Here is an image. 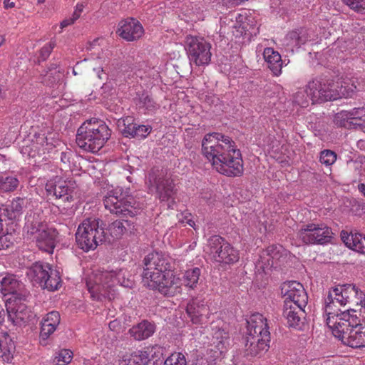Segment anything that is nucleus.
<instances>
[{
    "mask_svg": "<svg viewBox=\"0 0 365 365\" xmlns=\"http://www.w3.org/2000/svg\"><path fill=\"white\" fill-rule=\"evenodd\" d=\"M202 152L217 173L227 177L242 175L244 168L240 150L229 136L220 133L205 135Z\"/></svg>",
    "mask_w": 365,
    "mask_h": 365,
    "instance_id": "f257e3e1",
    "label": "nucleus"
},
{
    "mask_svg": "<svg viewBox=\"0 0 365 365\" xmlns=\"http://www.w3.org/2000/svg\"><path fill=\"white\" fill-rule=\"evenodd\" d=\"M171 259L158 252L148 254L143 260V283L165 296L181 292L182 280L171 272Z\"/></svg>",
    "mask_w": 365,
    "mask_h": 365,
    "instance_id": "f03ea898",
    "label": "nucleus"
},
{
    "mask_svg": "<svg viewBox=\"0 0 365 365\" xmlns=\"http://www.w3.org/2000/svg\"><path fill=\"white\" fill-rule=\"evenodd\" d=\"M130 287L133 280L128 277L126 270L119 269H97L93 271L86 279V286L91 297L96 300L114 298L115 285Z\"/></svg>",
    "mask_w": 365,
    "mask_h": 365,
    "instance_id": "7ed1b4c3",
    "label": "nucleus"
},
{
    "mask_svg": "<svg viewBox=\"0 0 365 365\" xmlns=\"http://www.w3.org/2000/svg\"><path fill=\"white\" fill-rule=\"evenodd\" d=\"M365 294L355 285L351 284H339L329 291L325 299V313L327 324L333 327L341 317L339 307H344L349 303L363 304Z\"/></svg>",
    "mask_w": 365,
    "mask_h": 365,
    "instance_id": "20e7f679",
    "label": "nucleus"
},
{
    "mask_svg": "<svg viewBox=\"0 0 365 365\" xmlns=\"http://www.w3.org/2000/svg\"><path fill=\"white\" fill-rule=\"evenodd\" d=\"M25 236L35 241L36 246L42 251L53 253L58 242V231L44 223L41 208L30 210L25 217Z\"/></svg>",
    "mask_w": 365,
    "mask_h": 365,
    "instance_id": "39448f33",
    "label": "nucleus"
},
{
    "mask_svg": "<svg viewBox=\"0 0 365 365\" xmlns=\"http://www.w3.org/2000/svg\"><path fill=\"white\" fill-rule=\"evenodd\" d=\"M341 317L334 326L329 327L334 336L344 345L365 347V324L356 316V311H344Z\"/></svg>",
    "mask_w": 365,
    "mask_h": 365,
    "instance_id": "423d86ee",
    "label": "nucleus"
},
{
    "mask_svg": "<svg viewBox=\"0 0 365 365\" xmlns=\"http://www.w3.org/2000/svg\"><path fill=\"white\" fill-rule=\"evenodd\" d=\"M110 137V130L103 121L91 119L78 129L76 143L85 151L98 152Z\"/></svg>",
    "mask_w": 365,
    "mask_h": 365,
    "instance_id": "0eeeda50",
    "label": "nucleus"
},
{
    "mask_svg": "<svg viewBox=\"0 0 365 365\" xmlns=\"http://www.w3.org/2000/svg\"><path fill=\"white\" fill-rule=\"evenodd\" d=\"M246 351L247 355L257 356L269 348V331L267 319L259 313L252 314L247 320Z\"/></svg>",
    "mask_w": 365,
    "mask_h": 365,
    "instance_id": "6e6552de",
    "label": "nucleus"
},
{
    "mask_svg": "<svg viewBox=\"0 0 365 365\" xmlns=\"http://www.w3.org/2000/svg\"><path fill=\"white\" fill-rule=\"evenodd\" d=\"M106 240L105 232L99 226V220L88 218L79 225L76 233V240L79 248L85 252L95 250Z\"/></svg>",
    "mask_w": 365,
    "mask_h": 365,
    "instance_id": "1a4fd4ad",
    "label": "nucleus"
},
{
    "mask_svg": "<svg viewBox=\"0 0 365 365\" xmlns=\"http://www.w3.org/2000/svg\"><path fill=\"white\" fill-rule=\"evenodd\" d=\"M26 274L34 284L50 291L58 289L61 284L59 269L48 263L37 262L33 264Z\"/></svg>",
    "mask_w": 365,
    "mask_h": 365,
    "instance_id": "9d476101",
    "label": "nucleus"
},
{
    "mask_svg": "<svg viewBox=\"0 0 365 365\" xmlns=\"http://www.w3.org/2000/svg\"><path fill=\"white\" fill-rule=\"evenodd\" d=\"M335 98V94L325 89L324 78H319L309 82L305 89L298 91L294 96V101L299 106L305 108L310 101L313 103H320Z\"/></svg>",
    "mask_w": 365,
    "mask_h": 365,
    "instance_id": "9b49d317",
    "label": "nucleus"
},
{
    "mask_svg": "<svg viewBox=\"0 0 365 365\" xmlns=\"http://www.w3.org/2000/svg\"><path fill=\"white\" fill-rule=\"evenodd\" d=\"M130 200L120 187L111 185L108 187L103 203L105 207L112 213L133 217L137 214V210L131 205Z\"/></svg>",
    "mask_w": 365,
    "mask_h": 365,
    "instance_id": "f8f14e48",
    "label": "nucleus"
},
{
    "mask_svg": "<svg viewBox=\"0 0 365 365\" xmlns=\"http://www.w3.org/2000/svg\"><path fill=\"white\" fill-rule=\"evenodd\" d=\"M208 246L212 259L220 265H232L240 259V252L218 235L209 239Z\"/></svg>",
    "mask_w": 365,
    "mask_h": 365,
    "instance_id": "ddd939ff",
    "label": "nucleus"
},
{
    "mask_svg": "<svg viewBox=\"0 0 365 365\" xmlns=\"http://www.w3.org/2000/svg\"><path fill=\"white\" fill-rule=\"evenodd\" d=\"M331 229L323 223L303 225L297 232V239L304 245H324L332 238Z\"/></svg>",
    "mask_w": 365,
    "mask_h": 365,
    "instance_id": "4468645a",
    "label": "nucleus"
},
{
    "mask_svg": "<svg viewBox=\"0 0 365 365\" xmlns=\"http://www.w3.org/2000/svg\"><path fill=\"white\" fill-rule=\"evenodd\" d=\"M150 190L155 189L160 200L167 202L169 208L175 202V190L173 180L166 177L163 170H152L148 176L147 182Z\"/></svg>",
    "mask_w": 365,
    "mask_h": 365,
    "instance_id": "2eb2a0df",
    "label": "nucleus"
},
{
    "mask_svg": "<svg viewBox=\"0 0 365 365\" xmlns=\"http://www.w3.org/2000/svg\"><path fill=\"white\" fill-rule=\"evenodd\" d=\"M185 48L191 65L200 66L209 64L212 56L211 46L204 38L187 36L185 41Z\"/></svg>",
    "mask_w": 365,
    "mask_h": 365,
    "instance_id": "dca6fc26",
    "label": "nucleus"
},
{
    "mask_svg": "<svg viewBox=\"0 0 365 365\" xmlns=\"http://www.w3.org/2000/svg\"><path fill=\"white\" fill-rule=\"evenodd\" d=\"M54 133H50L47 136L44 134L34 135L31 140L30 144L26 143L22 146L21 153L27 155L30 158L41 155L46 153H50L54 148L60 145V141L55 137Z\"/></svg>",
    "mask_w": 365,
    "mask_h": 365,
    "instance_id": "f3484780",
    "label": "nucleus"
},
{
    "mask_svg": "<svg viewBox=\"0 0 365 365\" xmlns=\"http://www.w3.org/2000/svg\"><path fill=\"white\" fill-rule=\"evenodd\" d=\"M284 297V304L297 305L299 309H304L308 301V297L303 285L296 281L284 282L281 288Z\"/></svg>",
    "mask_w": 365,
    "mask_h": 365,
    "instance_id": "a211bd4d",
    "label": "nucleus"
},
{
    "mask_svg": "<svg viewBox=\"0 0 365 365\" xmlns=\"http://www.w3.org/2000/svg\"><path fill=\"white\" fill-rule=\"evenodd\" d=\"M73 189L74 185L71 181L64 180L58 176L47 181L45 185L48 195L53 196L56 199H62L64 202L73 201Z\"/></svg>",
    "mask_w": 365,
    "mask_h": 365,
    "instance_id": "6ab92c4d",
    "label": "nucleus"
},
{
    "mask_svg": "<svg viewBox=\"0 0 365 365\" xmlns=\"http://www.w3.org/2000/svg\"><path fill=\"white\" fill-rule=\"evenodd\" d=\"M21 301L15 299L8 302L7 304L8 319L14 326L21 327L31 320L34 317L30 309Z\"/></svg>",
    "mask_w": 365,
    "mask_h": 365,
    "instance_id": "aec40b11",
    "label": "nucleus"
},
{
    "mask_svg": "<svg viewBox=\"0 0 365 365\" xmlns=\"http://www.w3.org/2000/svg\"><path fill=\"white\" fill-rule=\"evenodd\" d=\"M119 130L125 137L145 138L152 130L150 125H138L131 117L119 118L117 121Z\"/></svg>",
    "mask_w": 365,
    "mask_h": 365,
    "instance_id": "412c9836",
    "label": "nucleus"
},
{
    "mask_svg": "<svg viewBox=\"0 0 365 365\" xmlns=\"http://www.w3.org/2000/svg\"><path fill=\"white\" fill-rule=\"evenodd\" d=\"M1 291L4 296H11L8 298V302L24 300L26 297L24 284L12 274H7L1 279Z\"/></svg>",
    "mask_w": 365,
    "mask_h": 365,
    "instance_id": "4be33fe9",
    "label": "nucleus"
},
{
    "mask_svg": "<svg viewBox=\"0 0 365 365\" xmlns=\"http://www.w3.org/2000/svg\"><path fill=\"white\" fill-rule=\"evenodd\" d=\"M116 34L127 41H133L143 36L144 29L138 20L127 19L118 23Z\"/></svg>",
    "mask_w": 365,
    "mask_h": 365,
    "instance_id": "5701e85b",
    "label": "nucleus"
},
{
    "mask_svg": "<svg viewBox=\"0 0 365 365\" xmlns=\"http://www.w3.org/2000/svg\"><path fill=\"white\" fill-rule=\"evenodd\" d=\"M287 250L280 245H270L260 255L257 262V267L266 272L274 266V260H280L281 258L287 257Z\"/></svg>",
    "mask_w": 365,
    "mask_h": 365,
    "instance_id": "b1692460",
    "label": "nucleus"
},
{
    "mask_svg": "<svg viewBox=\"0 0 365 365\" xmlns=\"http://www.w3.org/2000/svg\"><path fill=\"white\" fill-rule=\"evenodd\" d=\"M324 86L326 90L331 91L333 94L336 95L335 98L329 99V101H334L342 97H351L356 90V86L354 83H349L346 81L336 82V83H334L324 78Z\"/></svg>",
    "mask_w": 365,
    "mask_h": 365,
    "instance_id": "393cba45",
    "label": "nucleus"
},
{
    "mask_svg": "<svg viewBox=\"0 0 365 365\" xmlns=\"http://www.w3.org/2000/svg\"><path fill=\"white\" fill-rule=\"evenodd\" d=\"M111 53L108 51H102L101 53L93 60L91 61V66L99 79L107 78L108 72L111 71Z\"/></svg>",
    "mask_w": 365,
    "mask_h": 365,
    "instance_id": "a878e982",
    "label": "nucleus"
},
{
    "mask_svg": "<svg viewBox=\"0 0 365 365\" xmlns=\"http://www.w3.org/2000/svg\"><path fill=\"white\" fill-rule=\"evenodd\" d=\"M341 238L345 245L351 250L365 254V236L358 232L341 231Z\"/></svg>",
    "mask_w": 365,
    "mask_h": 365,
    "instance_id": "bb28decb",
    "label": "nucleus"
},
{
    "mask_svg": "<svg viewBox=\"0 0 365 365\" xmlns=\"http://www.w3.org/2000/svg\"><path fill=\"white\" fill-rule=\"evenodd\" d=\"M212 345L217 349L213 357L216 358L226 351L230 344V336L227 332L218 327L212 328Z\"/></svg>",
    "mask_w": 365,
    "mask_h": 365,
    "instance_id": "cd10ccee",
    "label": "nucleus"
},
{
    "mask_svg": "<svg viewBox=\"0 0 365 365\" xmlns=\"http://www.w3.org/2000/svg\"><path fill=\"white\" fill-rule=\"evenodd\" d=\"M187 313L193 324H200L208 313V309L203 302L192 300L187 306Z\"/></svg>",
    "mask_w": 365,
    "mask_h": 365,
    "instance_id": "c85d7f7f",
    "label": "nucleus"
},
{
    "mask_svg": "<svg viewBox=\"0 0 365 365\" xmlns=\"http://www.w3.org/2000/svg\"><path fill=\"white\" fill-rule=\"evenodd\" d=\"M263 56L274 75L279 76L282 68V61L279 52L274 51L272 48L268 47L264 48Z\"/></svg>",
    "mask_w": 365,
    "mask_h": 365,
    "instance_id": "c756f323",
    "label": "nucleus"
},
{
    "mask_svg": "<svg viewBox=\"0 0 365 365\" xmlns=\"http://www.w3.org/2000/svg\"><path fill=\"white\" fill-rule=\"evenodd\" d=\"M155 331V325L145 320L130 329L129 333L135 340L140 341L151 336Z\"/></svg>",
    "mask_w": 365,
    "mask_h": 365,
    "instance_id": "7c9ffc66",
    "label": "nucleus"
},
{
    "mask_svg": "<svg viewBox=\"0 0 365 365\" xmlns=\"http://www.w3.org/2000/svg\"><path fill=\"white\" fill-rule=\"evenodd\" d=\"M135 230L133 222L127 220H116L109 225L108 230L113 238H120Z\"/></svg>",
    "mask_w": 365,
    "mask_h": 365,
    "instance_id": "2f4dec72",
    "label": "nucleus"
},
{
    "mask_svg": "<svg viewBox=\"0 0 365 365\" xmlns=\"http://www.w3.org/2000/svg\"><path fill=\"white\" fill-rule=\"evenodd\" d=\"M308 41L307 33L304 30L292 31L287 34L284 38V45L288 49L294 51L300 47Z\"/></svg>",
    "mask_w": 365,
    "mask_h": 365,
    "instance_id": "473e14b6",
    "label": "nucleus"
},
{
    "mask_svg": "<svg viewBox=\"0 0 365 365\" xmlns=\"http://www.w3.org/2000/svg\"><path fill=\"white\" fill-rule=\"evenodd\" d=\"M15 351L14 342L11 336L5 334L0 337V359L4 362L11 363Z\"/></svg>",
    "mask_w": 365,
    "mask_h": 365,
    "instance_id": "72a5a7b5",
    "label": "nucleus"
},
{
    "mask_svg": "<svg viewBox=\"0 0 365 365\" xmlns=\"http://www.w3.org/2000/svg\"><path fill=\"white\" fill-rule=\"evenodd\" d=\"M33 204L32 200L28 197H17L14 198L8 208V210L11 212L10 217L16 218L20 216L23 213L24 209L29 205H31L32 207H34Z\"/></svg>",
    "mask_w": 365,
    "mask_h": 365,
    "instance_id": "f704fd0d",
    "label": "nucleus"
},
{
    "mask_svg": "<svg viewBox=\"0 0 365 365\" xmlns=\"http://www.w3.org/2000/svg\"><path fill=\"white\" fill-rule=\"evenodd\" d=\"M298 311L302 312L304 309H299L298 306L285 303L284 306V316L287 320L289 327H297L299 324L300 317Z\"/></svg>",
    "mask_w": 365,
    "mask_h": 365,
    "instance_id": "c9c22d12",
    "label": "nucleus"
},
{
    "mask_svg": "<svg viewBox=\"0 0 365 365\" xmlns=\"http://www.w3.org/2000/svg\"><path fill=\"white\" fill-rule=\"evenodd\" d=\"M201 270L198 267L187 269L183 275V283L190 289H195L198 283Z\"/></svg>",
    "mask_w": 365,
    "mask_h": 365,
    "instance_id": "e433bc0d",
    "label": "nucleus"
},
{
    "mask_svg": "<svg viewBox=\"0 0 365 365\" xmlns=\"http://www.w3.org/2000/svg\"><path fill=\"white\" fill-rule=\"evenodd\" d=\"M19 180L13 176L0 177V192H11L16 189Z\"/></svg>",
    "mask_w": 365,
    "mask_h": 365,
    "instance_id": "4c0bfd02",
    "label": "nucleus"
},
{
    "mask_svg": "<svg viewBox=\"0 0 365 365\" xmlns=\"http://www.w3.org/2000/svg\"><path fill=\"white\" fill-rule=\"evenodd\" d=\"M341 118L346 119H358L365 125V107L354 108L350 110H342L340 113Z\"/></svg>",
    "mask_w": 365,
    "mask_h": 365,
    "instance_id": "58836bf2",
    "label": "nucleus"
},
{
    "mask_svg": "<svg viewBox=\"0 0 365 365\" xmlns=\"http://www.w3.org/2000/svg\"><path fill=\"white\" fill-rule=\"evenodd\" d=\"M73 352L69 349H61L56 352L53 362L56 365H67L73 359Z\"/></svg>",
    "mask_w": 365,
    "mask_h": 365,
    "instance_id": "ea45409f",
    "label": "nucleus"
},
{
    "mask_svg": "<svg viewBox=\"0 0 365 365\" xmlns=\"http://www.w3.org/2000/svg\"><path fill=\"white\" fill-rule=\"evenodd\" d=\"M246 19V17L241 14H237L235 16V19L237 21V24H240L239 25L235 24L233 26V29H235V31H233L232 33L234 35L236 36V37L241 36L242 35H246L247 32L248 31L247 29V24L244 22V20Z\"/></svg>",
    "mask_w": 365,
    "mask_h": 365,
    "instance_id": "a19ab883",
    "label": "nucleus"
},
{
    "mask_svg": "<svg viewBox=\"0 0 365 365\" xmlns=\"http://www.w3.org/2000/svg\"><path fill=\"white\" fill-rule=\"evenodd\" d=\"M152 351V348L146 347L141 350H138L133 352V357L136 359L139 365L147 364L150 361V355Z\"/></svg>",
    "mask_w": 365,
    "mask_h": 365,
    "instance_id": "79ce46f5",
    "label": "nucleus"
},
{
    "mask_svg": "<svg viewBox=\"0 0 365 365\" xmlns=\"http://www.w3.org/2000/svg\"><path fill=\"white\" fill-rule=\"evenodd\" d=\"M46 319H43L41 322V328L40 332L41 343L43 344V341L46 340L50 335H51L56 329L57 326L51 324H48Z\"/></svg>",
    "mask_w": 365,
    "mask_h": 365,
    "instance_id": "37998d69",
    "label": "nucleus"
},
{
    "mask_svg": "<svg viewBox=\"0 0 365 365\" xmlns=\"http://www.w3.org/2000/svg\"><path fill=\"white\" fill-rule=\"evenodd\" d=\"M336 160V155L330 150H324L321 152L319 160L326 166L331 165Z\"/></svg>",
    "mask_w": 365,
    "mask_h": 365,
    "instance_id": "c03bdc74",
    "label": "nucleus"
},
{
    "mask_svg": "<svg viewBox=\"0 0 365 365\" xmlns=\"http://www.w3.org/2000/svg\"><path fill=\"white\" fill-rule=\"evenodd\" d=\"M164 365H187V362L182 353H175L165 361Z\"/></svg>",
    "mask_w": 365,
    "mask_h": 365,
    "instance_id": "a18cd8bd",
    "label": "nucleus"
},
{
    "mask_svg": "<svg viewBox=\"0 0 365 365\" xmlns=\"http://www.w3.org/2000/svg\"><path fill=\"white\" fill-rule=\"evenodd\" d=\"M343 1L354 11L365 14V0H343Z\"/></svg>",
    "mask_w": 365,
    "mask_h": 365,
    "instance_id": "49530a36",
    "label": "nucleus"
},
{
    "mask_svg": "<svg viewBox=\"0 0 365 365\" xmlns=\"http://www.w3.org/2000/svg\"><path fill=\"white\" fill-rule=\"evenodd\" d=\"M140 103L148 111H153L158 108L156 103L149 96L145 94H143L140 98Z\"/></svg>",
    "mask_w": 365,
    "mask_h": 365,
    "instance_id": "de8ad7c7",
    "label": "nucleus"
},
{
    "mask_svg": "<svg viewBox=\"0 0 365 365\" xmlns=\"http://www.w3.org/2000/svg\"><path fill=\"white\" fill-rule=\"evenodd\" d=\"M56 41L51 40L50 42L44 45L40 51V58L42 61H45L50 56L52 50L56 46Z\"/></svg>",
    "mask_w": 365,
    "mask_h": 365,
    "instance_id": "09e8293b",
    "label": "nucleus"
},
{
    "mask_svg": "<svg viewBox=\"0 0 365 365\" xmlns=\"http://www.w3.org/2000/svg\"><path fill=\"white\" fill-rule=\"evenodd\" d=\"M44 319H46V322H48V324H51L55 326H58L60 323V314L58 312L52 311L49 313H48L44 317Z\"/></svg>",
    "mask_w": 365,
    "mask_h": 365,
    "instance_id": "8fccbe9b",
    "label": "nucleus"
},
{
    "mask_svg": "<svg viewBox=\"0 0 365 365\" xmlns=\"http://www.w3.org/2000/svg\"><path fill=\"white\" fill-rule=\"evenodd\" d=\"M182 218L179 217V221L182 223H185L189 225L190 227H193L195 230H197V227H195V223L192 218L191 214L185 212L181 214Z\"/></svg>",
    "mask_w": 365,
    "mask_h": 365,
    "instance_id": "3c124183",
    "label": "nucleus"
},
{
    "mask_svg": "<svg viewBox=\"0 0 365 365\" xmlns=\"http://www.w3.org/2000/svg\"><path fill=\"white\" fill-rule=\"evenodd\" d=\"M118 365H139L133 354H126L120 360Z\"/></svg>",
    "mask_w": 365,
    "mask_h": 365,
    "instance_id": "603ef678",
    "label": "nucleus"
},
{
    "mask_svg": "<svg viewBox=\"0 0 365 365\" xmlns=\"http://www.w3.org/2000/svg\"><path fill=\"white\" fill-rule=\"evenodd\" d=\"M76 21V19H74L73 16L71 17L63 20L60 24L61 30L59 31V32H61L64 28L73 24Z\"/></svg>",
    "mask_w": 365,
    "mask_h": 365,
    "instance_id": "864d4df0",
    "label": "nucleus"
},
{
    "mask_svg": "<svg viewBox=\"0 0 365 365\" xmlns=\"http://www.w3.org/2000/svg\"><path fill=\"white\" fill-rule=\"evenodd\" d=\"M108 326H109V328L110 330H112L113 331H116V332H118L121 328L120 322L118 319H114L113 321H110L109 322Z\"/></svg>",
    "mask_w": 365,
    "mask_h": 365,
    "instance_id": "5fc2aeb1",
    "label": "nucleus"
},
{
    "mask_svg": "<svg viewBox=\"0 0 365 365\" xmlns=\"http://www.w3.org/2000/svg\"><path fill=\"white\" fill-rule=\"evenodd\" d=\"M84 9V4L83 3H78L76 6L75 11L73 14V16L76 20L80 17L83 10Z\"/></svg>",
    "mask_w": 365,
    "mask_h": 365,
    "instance_id": "6e6d98bb",
    "label": "nucleus"
},
{
    "mask_svg": "<svg viewBox=\"0 0 365 365\" xmlns=\"http://www.w3.org/2000/svg\"><path fill=\"white\" fill-rule=\"evenodd\" d=\"M354 167L360 170V175L365 176V159L360 162H355Z\"/></svg>",
    "mask_w": 365,
    "mask_h": 365,
    "instance_id": "4d7b16f0",
    "label": "nucleus"
},
{
    "mask_svg": "<svg viewBox=\"0 0 365 365\" xmlns=\"http://www.w3.org/2000/svg\"><path fill=\"white\" fill-rule=\"evenodd\" d=\"M8 168L4 156L0 155V172L3 173Z\"/></svg>",
    "mask_w": 365,
    "mask_h": 365,
    "instance_id": "13d9d810",
    "label": "nucleus"
},
{
    "mask_svg": "<svg viewBox=\"0 0 365 365\" xmlns=\"http://www.w3.org/2000/svg\"><path fill=\"white\" fill-rule=\"evenodd\" d=\"M71 153L62 152L61 155V160L63 163H69Z\"/></svg>",
    "mask_w": 365,
    "mask_h": 365,
    "instance_id": "bf43d9fd",
    "label": "nucleus"
},
{
    "mask_svg": "<svg viewBox=\"0 0 365 365\" xmlns=\"http://www.w3.org/2000/svg\"><path fill=\"white\" fill-rule=\"evenodd\" d=\"M6 313L3 306L0 304V325L4 322Z\"/></svg>",
    "mask_w": 365,
    "mask_h": 365,
    "instance_id": "052dcab7",
    "label": "nucleus"
},
{
    "mask_svg": "<svg viewBox=\"0 0 365 365\" xmlns=\"http://www.w3.org/2000/svg\"><path fill=\"white\" fill-rule=\"evenodd\" d=\"M4 6L6 9H10L14 7L15 4L14 2H11L10 0H4Z\"/></svg>",
    "mask_w": 365,
    "mask_h": 365,
    "instance_id": "680f3d73",
    "label": "nucleus"
},
{
    "mask_svg": "<svg viewBox=\"0 0 365 365\" xmlns=\"http://www.w3.org/2000/svg\"><path fill=\"white\" fill-rule=\"evenodd\" d=\"M358 189L359 192L365 197V185L361 183L358 185Z\"/></svg>",
    "mask_w": 365,
    "mask_h": 365,
    "instance_id": "e2e57ef3",
    "label": "nucleus"
},
{
    "mask_svg": "<svg viewBox=\"0 0 365 365\" xmlns=\"http://www.w3.org/2000/svg\"><path fill=\"white\" fill-rule=\"evenodd\" d=\"M360 305L361 307L360 309V314L365 319V298H364V302L363 304H360Z\"/></svg>",
    "mask_w": 365,
    "mask_h": 365,
    "instance_id": "0e129e2a",
    "label": "nucleus"
},
{
    "mask_svg": "<svg viewBox=\"0 0 365 365\" xmlns=\"http://www.w3.org/2000/svg\"><path fill=\"white\" fill-rule=\"evenodd\" d=\"M110 89V86L108 84H104L102 87H101V90L104 93L106 92V91H108Z\"/></svg>",
    "mask_w": 365,
    "mask_h": 365,
    "instance_id": "69168bd1",
    "label": "nucleus"
},
{
    "mask_svg": "<svg viewBox=\"0 0 365 365\" xmlns=\"http://www.w3.org/2000/svg\"><path fill=\"white\" fill-rule=\"evenodd\" d=\"M5 41V38L4 36L0 35V47L3 45Z\"/></svg>",
    "mask_w": 365,
    "mask_h": 365,
    "instance_id": "338daca9",
    "label": "nucleus"
},
{
    "mask_svg": "<svg viewBox=\"0 0 365 365\" xmlns=\"http://www.w3.org/2000/svg\"><path fill=\"white\" fill-rule=\"evenodd\" d=\"M98 41H99V39L94 40V41L93 42L92 45H96L98 43Z\"/></svg>",
    "mask_w": 365,
    "mask_h": 365,
    "instance_id": "774afa93",
    "label": "nucleus"
}]
</instances>
